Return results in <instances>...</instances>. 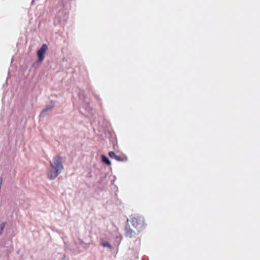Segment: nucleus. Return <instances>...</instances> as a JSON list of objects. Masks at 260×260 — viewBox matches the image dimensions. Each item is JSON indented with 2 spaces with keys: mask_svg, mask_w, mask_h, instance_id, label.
Masks as SVG:
<instances>
[{
  "mask_svg": "<svg viewBox=\"0 0 260 260\" xmlns=\"http://www.w3.org/2000/svg\"><path fill=\"white\" fill-rule=\"evenodd\" d=\"M50 165L51 170L48 171L47 175L49 179L53 180L56 178L63 169L62 158L56 155L54 156L52 161H50Z\"/></svg>",
  "mask_w": 260,
  "mask_h": 260,
  "instance_id": "obj_1",
  "label": "nucleus"
},
{
  "mask_svg": "<svg viewBox=\"0 0 260 260\" xmlns=\"http://www.w3.org/2000/svg\"><path fill=\"white\" fill-rule=\"evenodd\" d=\"M132 225L140 232L145 227L144 218L139 215H134L131 217Z\"/></svg>",
  "mask_w": 260,
  "mask_h": 260,
  "instance_id": "obj_2",
  "label": "nucleus"
},
{
  "mask_svg": "<svg viewBox=\"0 0 260 260\" xmlns=\"http://www.w3.org/2000/svg\"><path fill=\"white\" fill-rule=\"evenodd\" d=\"M48 49L47 45L46 44H43L41 48L37 52V55L39 57L40 61H42L44 58V54Z\"/></svg>",
  "mask_w": 260,
  "mask_h": 260,
  "instance_id": "obj_3",
  "label": "nucleus"
},
{
  "mask_svg": "<svg viewBox=\"0 0 260 260\" xmlns=\"http://www.w3.org/2000/svg\"><path fill=\"white\" fill-rule=\"evenodd\" d=\"M125 235L127 237L132 238L135 237L136 235V233L131 228L128 223L125 225Z\"/></svg>",
  "mask_w": 260,
  "mask_h": 260,
  "instance_id": "obj_4",
  "label": "nucleus"
},
{
  "mask_svg": "<svg viewBox=\"0 0 260 260\" xmlns=\"http://www.w3.org/2000/svg\"><path fill=\"white\" fill-rule=\"evenodd\" d=\"M102 159L103 162L106 164V165L110 166L111 165V162L109 159L104 155H103L102 156Z\"/></svg>",
  "mask_w": 260,
  "mask_h": 260,
  "instance_id": "obj_5",
  "label": "nucleus"
},
{
  "mask_svg": "<svg viewBox=\"0 0 260 260\" xmlns=\"http://www.w3.org/2000/svg\"><path fill=\"white\" fill-rule=\"evenodd\" d=\"M115 159L118 161H125L126 160V158L125 157L116 155Z\"/></svg>",
  "mask_w": 260,
  "mask_h": 260,
  "instance_id": "obj_6",
  "label": "nucleus"
},
{
  "mask_svg": "<svg viewBox=\"0 0 260 260\" xmlns=\"http://www.w3.org/2000/svg\"><path fill=\"white\" fill-rule=\"evenodd\" d=\"M108 154H109V156L111 158H114V159H115V158L116 157V155H117L115 154V153L113 151L109 152Z\"/></svg>",
  "mask_w": 260,
  "mask_h": 260,
  "instance_id": "obj_7",
  "label": "nucleus"
},
{
  "mask_svg": "<svg viewBox=\"0 0 260 260\" xmlns=\"http://www.w3.org/2000/svg\"><path fill=\"white\" fill-rule=\"evenodd\" d=\"M5 223H2L0 224V229H0V234H2L3 230L5 228Z\"/></svg>",
  "mask_w": 260,
  "mask_h": 260,
  "instance_id": "obj_8",
  "label": "nucleus"
},
{
  "mask_svg": "<svg viewBox=\"0 0 260 260\" xmlns=\"http://www.w3.org/2000/svg\"><path fill=\"white\" fill-rule=\"evenodd\" d=\"M103 247H111V245L109 243H103L102 244Z\"/></svg>",
  "mask_w": 260,
  "mask_h": 260,
  "instance_id": "obj_9",
  "label": "nucleus"
},
{
  "mask_svg": "<svg viewBox=\"0 0 260 260\" xmlns=\"http://www.w3.org/2000/svg\"><path fill=\"white\" fill-rule=\"evenodd\" d=\"M46 111H47V109H45V110H44L42 112V113H41V114H43L44 113H45V112H46Z\"/></svg>",
  "mask_w": 260,
  "mask_h": 260,
  "instance_id": "obj_10",
  "label": "nucleus"
},
{
  "mask_svg": "<svg viewBox=\"0 0 260 260\" xmlns=\"http://www.w3.org/2000/svg\"><path fill=\"white\" fill-rule=\"evenodd\" d=\"M66 15H67L66 13V14H64V17H66Z\"/></svg>",
  "mask_w": 260,
  "mask_h": 260,
  "instance_id": "obj_11",
  "label": "nucleus"
},
{
  "mask_svg": "<svg viewBox=\"0 0 260 260\" xmlns=\"http://www.w3.org/2000/svg\"><path fill=\"white\" fill-rule=\"evenodd\" d=\"M2 178H1V183H2Z\"/></svg>",
  "mask_w": 260,
  "mask_h": 260,
  "instance_id": "obj_12",
  "label": "nucleus"
}]
</instances>
